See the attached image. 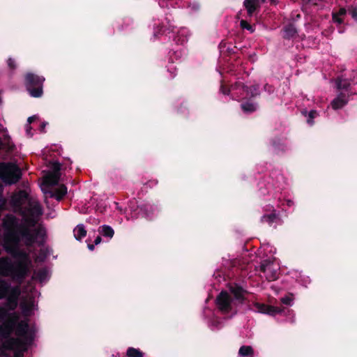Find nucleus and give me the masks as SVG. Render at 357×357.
I'll return each instance as SVG.
<instances>
[{
	"label": "nucleus",
	"instance_id": "nucleus-1",
	"mask_svg": "<svg viewBox=\"0 0 357 357\" xmlns=\"http://www.w3.org/2000/svg\"><path fill=\"white\" fill-rule=\"evenodd\" d=\"M22 242L26 247L34 245L35 238L29 230L16 221H10L5 232H3L2 245L4 250L15 260L12 261L8 257L0 258V273L10 277L15 282L22 283L29 273L31 261L28 254L20 249Z\"/></svg>",
	"mask_w": 357,
	"mask_h": 357
},
{
	"label": "nucleus",
	"instance_id": "nucleus-2",
	"mask_svg": "<svg viewBox=\"0 0 357 357\" xmlns=\"http://www.w3.org/2000/svg\"><path fill=\"white\" fill-rule=\"evenodd\" d=\"M39 218L28 216L25 218L24 222H20L19 219L13 215H8L5 217L3 221V232H5L6 227H8V223L10 221H16L17 225H23L29 230V233L35 238L34 244L37 243L38 245H43L45 241L46 230L42 227L39 226L35 227L38 223Z\"/></svg>",
	"mask_w": 357,
	"mask_h": 357
},
{
	"label": "nucleus",
	"instance_id": "nucleus-3",
	"mask_svg": "<svg viewBox=\"0 0 357 357\" xmlns=\"http://www.w3.org/2000/svg\"><path fill=\"white\" fill-rule=\"evenodd\" d=\"M21 169L13 162L0 163V179L7 185L17 183L22 178Z\"/></svg>",
	"mask_w": 357,
	"mask_h": 357
},
{
	"label": "nucleus",
	"instance_id": "nucleus-4",
	"mask_svg": "<svg viewBox=\"0 0 357 357\" xmlns=\"http://www.w3.org/2000/svg\"><path fill=\"white\" fill-rule=\"evenodd\" d=\"M45 78L43 76L27 73L24 76V85L30 96L40 98L43 94V84Z\"/></svg>",
	"mask_w": 357,
	"mask_h": 357
},
{
	"label": "nucleus",
	"instance_id": "nucleus-5",
	"mask_svg": "<svg viewBox=\"0 0 357 357\" xmlns=\"http://www.w3.org/2000/svg\"><path fill=\"white\" fill-rule=\"evenodd\" d=\"M20 338H12L8 341H3L1 347L8 351H13V357H24V353L26 351L28 345Z\"/></svg>",
	"mask_w": 357,
	"mask_h": 357
},
{
	"label": "nucleus",
	"instance_id": "nucleus-6",
	"mask_svg": "<svg viewBox=\"0 0 357 357\" xmlns=\"http://www.w3.org/2000/svg\"><path fill=\"white\" fill-rule=\"evenodd\" d=\"M215 305L218 310L224 314H227L233 312V305L231 296L227 291H222L215 298Z\"/></svg>",
	"mask_w": 357,
	"mask_h": 357
},
{
	"label": "nucleus",
	"instance_id": "nucleus-7",
	"mask_svg": "<svg viewBox=\"0 0 357 357\" xmlns=\"http://www.w3.org/2000/svg\"><path fill=\"white\" fill-rule=\"evenodd\" d=\"M15 335L17 338L21 339L26 344H32L34 340V333L30 329L26 321L22 320L17 323L15 328Z\"/></svg>",
	"mask_w": 357,
	"mask_h": 357
},
{
	"label": "nucleus",
	"instance_id": "nucleus-8",
	"mask_svg": "<svg viewBox=\"0 0 357 357\" xmlns=\"http://www.w3.org/2000/svg\"><path fill=\"white\" fill-rule=\"evenodd\" d=\"M232 89L242 91L245 95L243 97L244 98H250L251 100H253L255 98L260 95L259 86L258 84H254L248 86L244 83L238 82L232 85Z\"/></svg>",
	"mask_w": 357,
	"mask_h": 357
},
{
	"label": "nucleus",
	"instance_id": "nucleus-9",
	"mask_svg": "<svg viewBox=\"0 0 357 357\" xmlns=\"http://www.w3.org/2000/svg\"><path fill=\"white\" fill-rule=\"evenodd\" d=\"M251 309L257 312L270 316H275L278 314H281L285 308L283 307H274L265 303L255 302L253 303V307Z\"/></svg>",
	"mask_w": 357,
	"mask_h": 357
},
{
	"label": "nucleus",
	"instance_id": "nucleus-10",
	"mask_svg": "<svg viewBox=\"0 0 357 357\" xmlns=\"http://www.w3.org/2000/svg\"><path fill=\"white\" fill-rule=\"evenodd\" d=\"M43 213L42 206L38 202L29 201L28 206L24 207V209L21 211V214L23 217L33 216L40 218Z\"/></svg>",
	"mask_w": 357,
	"mask_h": 357
},
{
	"label": "nucleus",
	"instance_id": "nucleus-11",
	"mask_svg": "<svg viewBox=\"0 0 357 357\" xmlns=\"http://www.w3.org/2000/svg\"><path fill=\"white\" fill-rule=\"evenodd\" d=\"M31 201L29 194L25 190H20L17 192L13 195L11 197V203L16 207L19 208L22 211L24 208L22 207L26 203H29Z\"/></svg>",
	"mask_w": 357,
	"mask_h": 357
},
{
	"label": "nucleus",
	"instance_id": "nucleus-12",
	"mask_svg": "<svg viewBox=\"0 0 357 357\" xmlns=\"http://www.w3.org/2000/svg\"><path fill=\"white\" fill-rule=\"evenodd\" d=\"M229 289L236 301L241 304L244 303L246 299L245 294L248 293L245 289L237 284H230Z\"/></svg>",
	"mask_w": 357,
	"mask_h": 357
},
{
	"label": "nucleus",
	"instance_id": "nucleus-13",
	"mask_svg": "<svg viewBox=\"0 0 357 357\" xmlns=\"http://www.w3.org/2000/svg\"><path fill=\"white\" fill-rule=\"evenodd\" d=\"M20 296V291L17 288H13L11 291L5 298L6 301L5 306L9 310H14L17 306L18 297Z\"/></svg>",
	"mask_w": 357,
	"mask_h": 357
},
{
	"label": "nucleus",
	"instance_id": "nucleus-14",
	"mask_svg": "<svg viewBox=\"0 0 357 357\" xmlns=\"http://www.w3.org/2000/svg\"><path fill=\"white\" fill-rule=\"evenodd\" d=\"M351 82L349 78L344 77L343 75L339 76L335 79L336 87L339 91H345L346 93H349V96L356 94L351 91Z\"/></svg>",
	"mask_w": 357,
	"mask_h": 357
},
{
	"label": "nucleus",
	"instance_id": "nucleus-15",
	"mask_svg": "<svg viewBox=\"0 0 357 357\" xmlns=\"http://www.w3.org/2000/svg\"><path fill=\"white\" fill-rule=\"evenodd\" d=\"M349 96V93H346L344 91L340 92L331 103L332 108L333 109H339L344 107L348 103Z\"/></svg>",
	"mask_w": 357,
	"mask_h": 357
},
{
	"label": "nucleus",
	"instance_id": "nucleus-16",
	"mask_svg": "<svg viewBox=\"0 0 357 357\" xmlns=\"http://www.w3.org/2000/svg\"><path fill=\"white\" fill-rule=\"evenodd\" d=\"M13 331V323L11 321L4 322L0 326V340L3 341H8L10 339L14 338L10 337L11 333Z\"/></svg>",
	"mask_w": 357,
	"mask_h": 357
},
{
	"label": "nucleus",
	"instance_id": "nucleus-17",
	"mask_svg": "<svg viewBox=\"0 0 357 357\" xmlns=\"http://www.w3.org/2000/svg\"><path fill=\"white\" fill-rule=\"evenodd\" d=\"M241 108L245 114H249L257 111L258 104L250 98H243L241 103Z\"/></svg>",
	"mask_w": 357,
	"mask_h": 357
},
{
	"label": "nucleus",
	"instance_id": "nucleus-18",
	"mask_svg": "<svg viewBox=\"0 0 357 357\" xmlns=\"http://www.w3.org/2000/svg\"><path fill=\"white\" fill-rule=\"evenodd\" d=\"M244 6L247 10L248 17H252L256 15L259 10V1H243Z\"/></svg>",
	"mask_w": 357,
	"mask_h": 357
},
{
	"label": "nucleus",
	"instance_id": "nucleus-19",
	"mask_svg": "<svg viewBox=\"0 0 357 357\" xmlns=\"http://www.w3.org/2000/svg\"><path fill=\"white\" fill-rule=\"evenodd\" d=\"M60 176L61 174L50 172L44 177L43 185L49 188L57 185L59 182Z\"/></svg>",
	"mask_w": 357,
	"mask_h": 357
},
{
	"label": "nucleus",
	"instance_id": "nucleus-20",
	"mask_svg": "<svg viewBox=\"0 0 357 357\" xmlns=\"http://www.w3.org/2000/svg\"><path fill=\"white\" fill-rule=\"evenodd\" d=\"M271 144L273 148V151L276 154L284 153L287 147L279 137H274L271 140Z\"/></svg>",
	"mask_w": 357,
	"mask_h": 357
},
{
	"label": "nucleus",
	"instance_id": "nucleus-21",
	"mask_svg": "<svg viewBox=\"0 0 357 357\" xmlns=\"http://www.w3.org/2000/svg\"><path fill=\"white\" fill-rule=\"evenodd\" d=\"M347 14L345 8H340L338 10H333L332 13V19L334 23L341 25L344 22V17Z\"/></svg>",
	"mask_w": 357,
	"mask_h": 357
},
{
	"label": "nucleus",
	"instance_id": "nucleus-22",
	"mask_svg": "<svg viewBox=\"0 0 357 357\" xmlns=\"http://www.w3.org/2000/svg\"><path fill=\"white\" fill-rule=\"evenodd\" d=\"M50 193L51 197H54L56 200L61 201L67 194V187L61 184L54 191H51Z\"/></svg>",
	"mask_w": 357,
	"mask_h": 357
},
{
	"label": "nucleus",
	"instance_id": "nucleus-23",
	"mask_svg": "<svg viewBox=\"0 0 357 357\" xmlns=\"http://www.w3.org/2000/svg\"><path fill=\"white\" fill-rule=\"evenodd\" d=\"M284 36L283 38L285 39H291L297 35V29L293 23H289L284 26Z\"/></svg>",
	"mask_w": 357,
	"mask_h": 357
},
{
	"label": "nucleus",
	"instance_id": "nucleus-24",
	"mask_svg": "<svg viewBox=\"0 0 357 357\" xmlns=\"http://www.w3.org/2000/svg\"><path fill=\"white\" fill-rule=\"evenodd\" d=\"M278 220H280V217L279 215L275 213V210L269 214L262 215L261 218V222L262 223H268L270 226L274 222H278Z\"/></svg>",
	"mask_w": 357,
	"mask_h": 357
},
{
	"label": "nucleus",
	"instance_id": "nucleus-25",
	"mask_svg": "<svg viewBox=\"0 0 357 357\" xmlns=\"http://www.w3.org/2000/svg\"><path fill=\"white\" fill-rule=\"evenodd\" d=\"M13 289L6 281L0 280V299L5 298Z\"/></svg>",
	"mask_w": 357,
	"mask_h": 357
},
{
	"label": "nucleus",
	"instance_id": "nucleus-26",
	"mask_svg": "<svg viewBox=\"0 0 357 357\" xmlns=\"http://www.w3.org/2000/svg\"><path fill=\"white\" fill-rule=\"evenodd\" d=\"M76 240L81 241L86 235V230L83 225H78L73 230Z\"/></svg>",
	"mask_w": 357,
	"mask_h": 357
},
{
	"label": "nucleus",
	"instance_id": "nucleus-27",
	"mask_svg": "<svg viewBox=\"0 0 357 357\" xmlns=\"http://www.w3.org/2000/svg\"><path fill=\"white\" fill-rule=\"evenodd\" d=\"M238 355L241 357H254V350L251 346H241L238 350Z\"/></svg>",
	"mask_w": 357,
	"mask_h": 357
},
{
	"label": "nucleus",
	"instance_id": "nucleus-28",
	"mask_svg": "<svg viewBox=\"0 0 357 357\" xmlns=\"http://www.w3.org/2000/svg\"><path fill=\"white\" fill-rule=\"evenodd\" d=\"M99 232L105 237L112 238L114 234V229L109 225H104L100 227Z\"/></svg>",
	"mask_w": 357,
	"mask_h": 357
},
{
	"label": "nucleus",
	"instance_id": "nucleus-29",
	"mask_svg": "<svg viewBox=\"0 0 357 357\" xmlns=\"http://www.w3.org/2000/svg\"><path fill=\"white\" fill-rule=\"evenodd\" d=\"M33 306H34V301H33V300L23 301L21 303V305H20V307H21L22 311L26 314H28L30 312H31L33 309Z\"/></svg>",
	"mask_w": 357,
	"mask_h": 357
},
{
	"label": "nucleus",
	"instance_id": "nucleus-30",
	"mask_svg": "<svg viewBox=\"0 0 357 357\" xmlns=\"http://www.w3.org/2000/svg\"><path fill=\"white\" fill-rule=\"evenodd\" d=\"M126 354L128 357H144V353L139 349L129 347L127 349Z\"/></svg>",
	"mask_w": 357,
	"mask_h": 357
},
{
	"label": "nucleus",
	"instance_id": "nucleus-31",
	"mask_svg": "<svg viewBox=\"0 0 357 357\" xmlns=\"http://www.w3.org/2000/svg\"><path fill=\"white\" fill-rule=\"evenodd\" d=\"M140 212L146 218H150L152 213V206L149 204H143L139 207Z\"/></svg>",
	"mask_w": 357,
	"mask_h": 357
},
{
	"label": "nucleus",
	"instance_id": "nucleus-32",
	"mask_svg": "<svg viewBox=\"0 0 357 357\" xmlns=\"http://www.w3.org/2000/svg\"><path fill=\"white\" fill-rule=\"evenodd\" d=\"M36 278L40 282H43L47 276V271L45 268L39 269L36 273Z\"/></svg>",
	"mask_w": 357,
	"mask_h": 357
},
{
	"label": "nucleus",
	"instance_id": "nucleus-33",
	"mask_svg": "<svg viewBox=\"0 0 357 357\" xmlns=\"http://www.w3.org/2000/svg\"><path fill=\"white\" fill-rule=\"evenodd\" d=\"M259 271L266 275L268 271H271V264L267 261H263L260 264Z\"/></svg>",
	"mask_w": 357,
	"mask_h": 357
},
{
	"label": "nucleus",
	"instance_id": "nucleus-34",
	"mask_svg": "<svg viewBox=\"0 0 357 357\" xmlns=\"http://www.w3.org/2000/svg\"><path fill=\"white\" fill-rule=\"evenodd\" d=\"M266 278L268 281H274L278 279V273L277 271L273 268V265L271 264V271H268L266 274Z\"/></svg>",
	"mask_w": 357,
	"mask_h": 357
},
{
	"label": "nucleus",
	"instance_id": "nucleus-35",
	"mask_svg": "<svg viewBox=\"0 0 357 357\" xmlns=\"http://www.w3.org/2000/svg\"><path fill=\"white\" fill-rule=\"evenodd\" d=\"M240 26L243 29H246L250 31L251 33L255 31V29L252 25H250L246 20H241L240 21Z\"/></svg>",
	"mask_w": 357,
	"mask_h": 357
},
{
	"label": "nucleus",
	"instance_id": "nucleus-36",
	"mask_svg": "<svg viewBox=\"0 0 357 357\" xmlns=\"http://www.w3.org/2000/svg\"><path fill=\"white\" fill-rule=\"evenodd\" d=\"M349 13L351 15V17L357 22V3L351 6L350 8H349Z\"/></svg>",
	"mask_w": 357,
	"mask_h": 357
},
{
	"label": "nucleus",
	"instance_id": "nucleus-37",
	"mask_svg": "<svg viewBox=\"0 0 357 357\" xmlns=\"http://www.w3.org/2000/svg\"><path fill=\"white\" fill-rule=\"evenodd\" d=\"M318 115V113L316 110H311L310 111V112L308 113V116H307V122L310 124V125H312L313 124V119Z\"/></svg>",
	"mask_w": 357,
	"mask_h": 357
},
{
	"label": "nucleus",
	"instance_id": "nucleus-38",
	"mask_svg": "<svg viewBox=\"0 0 357 357\" xmlns=\"http://www.w3.org/2000/svg\"><path fill=\"white\" fill-rule=\"evenodd\" d=\"M52 169V173H56L58 174H61L60 171L61 168V165L59 162H53L51 166Z\"/></svg>",
	"mask_w": 357,
	"mask_h": 357
},
{
	"label": "nucleus",
	"instance_id": "nucleus-39",
	"mask_svg": "<svg viewBox=\"0 0 357 357\" xmlns=\"http://www.w3.org/2000/svg\"><path fill=\"white\" fill-rule=\"evenodd\" d=\"M292 301H293L292 294L285 296L284 297H282L281 298L282 303L287 305H291Z\"/></svg>",
	"mask_w": 357,
	"mask_h": 357
},
{
	"label": "nucleus",
	"instance_id": "nucleus-40",
	"mask_svg": "<svg viewBox=\"0 0 357 357\" xmlns=\"http://www.w3.org/2000/svg\"><path fill=\"white\" fill-rule=\"evenodd\" d=\"M231 89L234 90L232 89V86L231 88L227 87L224 84H222L220 88V91L224 95H229Z\"/></svg>",
	"mask_w": 357,
	"mask_h": 357
},
{
	"label": "nucleus",
	"instance_id": "nucleus-41",
	"mask_svg": "<svg viewBox=\"0 0 357 357\" xmlns=\"http://www.w3.org/2000/svg\"><path fill=\"white\" fill-rule=\"evenodd\" d=\"M349 79L351 82L353 84H357V71L356 70H352L351 73L349 77H348Z\"/></svg>",
	"mask_w": 357,
	"mask_h": 357
},
{
	"label": "nucleus",
	"instance_id": "nucleus-42",
	"mask_svg": "<svg viewBox=\"0 0 357 357\" xmlns=\"http://www.w3.org/2000/svg\"><path fill=\"white\" fill-rule=\"evenodd\" d=\"M264 90L266 91L268 94H272L275 91V88L271 84H266L264 86Z\"/></svg>",
	"mask_w": 357,
	"mask_h": 357
},
{
	"label": "nucleus",
	"instance_id": "nucleus-43",
	"mask_svg": "<svg viewBox=\"0 0 357 357\" xmlns=\"http://www.w3.org/2000/svg\"><path fill=\"white\" fill-rule=\"evenodd\" d=\"M7 64L10 69L15 70L17 67L15 61L13 59L9 58L7 61Z\"/></svg>",
	"mask_w": 357,
	"mask_h": 357
},
{
	"label": "nucleus",
	"instance_id": "nucleus-44",
	"mask_svg": "<svg viewBox=\"0 0 357 357\" xmlns=\"http://www.w3.org/2000/svg\"><path fill=\"white\" fill-rule=\"evenodd\" d=\"M38 119V117L37 116L34 115L32 116H29L27 119V121H28L29 124H31Z\"/></svg>",
	"mask_w": 357,
	"mask_h": 357
},
{
	"label": "nucleus",
	"instance_id": "nucleus-45",
	"mask_svg": "<svg viewBox=\"0 0 357 357\" xmlns=\"http://www.w3.org/2000/svg\"><path fill=\"white\" fill-rule=\"evenodd\" d=\"M47 124V122H43L40 124V132H45V126H46Z\"/></svg>",
	"mask_w": 357,
	"mask_h": 357
},
{
	"label": "nucleus",
	"instance_id": "nucleus-46",
	"mask_svg": "<svg viewBox=\"0 0 357 357\" xmlns=\"http://www.w3.org/2000/svg\"><path fill=\"white\" fill-rule=\"evenodd\" d=\"M101 241H102L101 237L100 236H98L94 241V244L98 245L101 242Z\"/></svg>",
	"mask_w": 357,
	"mask_h": 357
},
{
	"label": "nucleus",
	"instance_id": "nucleus-47",
	"mask_svg": "<svg viewBox=\"0 0 357 357\" xmlns=\"http://www.w3.org/2000/svg\"><path fill=\"white\" fill-rule=\"evenodd\" d=\"M6 312H7V311L5 308H3V307L0 308V315L1 316H6Z\"/></svg>",
	"mask_w": 357,
	"mask_h": 357
},
{
	"label": "nucleus",
	"instance_id": "nucleus-48",
	"mask_svg": "<svg viewBox=\"0 0 357 357\" xmlns=\"http://www.w3.org/2000/svg\"><path fill=\"white\" fill-rule=\"evenodd\" d=\"M94 245L95 244H88L87 247H88V248L90 250L93 251L94 250V248H95V245Z\"/></svg>",
	"mask_w": 357,
	"mask_h": 357
},
{
	"label": "nucleus",
	"instance_id": "nucleus-49",
	"mask_svg": "<svg viewBox=\"0 0 357 357\" xmlns=\"http://www.w3.org/2000/svg\"><path fill=\"white\" fill-rule=\"evenodd\" d=\"M26 130V132L27 133H30L31 132V127L29 125H27Z\"/></svg>",
	"mask_w": 357,
	"mask_h": 357
},
{
	"label": "nucleus",
	"instance_id": "nucleus-50",
	"mask_svg": "<svg viewBox=\"0 0 357 357\" xmlns=\"http://www.w3.org/2000/svg\"><path fill=\"white\" fill-rule=\"evenodd\" d=\"M311 2H312V3H313L312 4H313L314 6H317V3H314V1H305V5H307V4H308V3H311Z\"/></svg>",
	"mask_w": 357,
	"mask_h": 357
},
{
	"label": "nucleus",
	"instance_id": "nucleus-51",
	"mask_svg": "<svg viewBox=\"0 0 357 357\" xmlns=\"http://www.w3.org/2000/svg\"><path fill=\"white\" fill-rule=\"evenodd\" d=\"M162 31V28L160 29H159V33H160Z\"/></svg>",
	"mask_w": 357,
	"mask_h": 357
}]
</instances>
